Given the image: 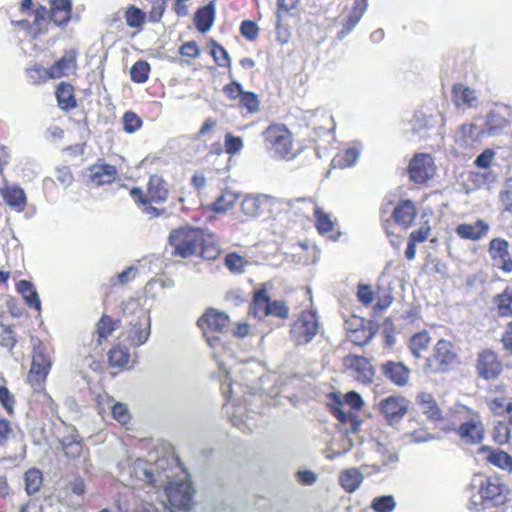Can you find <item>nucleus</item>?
<instances>
[{"label":"nucleus","mask_w":512,"mask_h":512,"mask_svg":"<svg viewBox=\"0 0 512 512\" xmlns=\"http://www.w3.org/2000/svg\"><path fill=\"white\" fill-rule=\"evenodd\" d=\"M171 255L187 259L198 256L206 261H213L221 254V248L211 233L190 225L172 229L168 236Z\"/></svg>","instance_id":"1"},{"label":"nucleus","mask_w":512,"mask_h":512,"mask_svg":"<svg viewBox=\"0 0 512 512\" xmlns=\"http://www.w3.org/2000/svg\"><path fill=\"white\" fill-rule=\"evenodd\" d=\"M170 185L163 175L152 173L148 177L145 190L132 187L129 195L135 205L151 218H158L166 213L162 207L169 199Z\"/></svg>","instance_id":"2"},{"label":"nucleus","mask_w":512,"mask_h":512,"mask_svg":"<svg viewBox=\"0 0 512 512\" xmlns=\"http://www.w3.org/2000/svg\"><path fill=\"white\" fill-rule=\"evenodd\" d=\"M265 149L279 160L291 161L301 152L292 131L284 124L272 122L261 133Z\"/></svg>","instance_id":"3"},{"label":"nucleus","mask_w":512,"mask_h":512,"mask_svg":"<svg viewBox=\"0 0 512 512\" xmlns=\"http://www.w3.org/2000/svg\"><path fill=\"white\" fill-rule=\"evenodd\" d=\"M122 318L127 322L124 335L133 347L143 345L150 335V317L147 311L134 299L123 303Z\"/></svg>","instance_id":"4"},{"label":"nucleus","mask_w":512,"mask_h":512,"mask_svg":"<svg viewBox=\"0 0 512 512\" xmlns=\"http://www.w3.org/2000/svg\"><path fill=\"white\" fill-rule=\"evenodd\" d=\"M248 315L258 320L267 317L286 320L290 316V308L284 300H271L267 284L263 283L252 293Z\"/></svg>","instance_id":"5"},{"label":"nucleus","mask_w":512,"mask_h":512,"mask_svg":"<svg viewBox=\"0 0 512 512\" xmlns=\"http://www.w3.org/2000/svg\"><path fill=\"white\" fill-rule=\"evenodd\" d=\"M458 347L450 340L441 338L426 358L423 371L426 374L447 373L460 363Z\"/></svg>","instance_id":"6"},{"label":"nucleus","mask_w":512,"mask_h":512,"mask_svg":"<svg viewBox=\"0 0 512 512\" xmlns=\"http://www.w3.org/2000/svg\"><path fill=\"white\" fill-rule=\"evenodd\" d=\"M307 206L308 210H312L315 222L314 226L320 235L328 236L333 240H337L341 235L338 229V223L331 214L325 212L311 197L295 198L288 202L289 207L294 210H300V205Z\"/></svg>","instance_id":"7"},{"label":"nucleus","mask_w":512,"mask_h":512,"mask_svg":"<svg viewBox=\"0 0 512 512\" xmlns=\"http://www.w3.org/2000/svg\"><path fill=\"white\" fill-rule=\"evenodd\" d=\"M320 329V323L315 311L303 310L290 325L289 337L295 346L309 344Z\"/></svg>","instance_id":"8"},{"label":"nucleus","mask_w":512,"mask_h":512,"mask_svg":"<svg viewBox=\"0 0 512 512\" xmlns=\"http://www.w3.org/2000/svg\"><path fill=\"white\" fill-rule=\"evenodd\" d=\"M21 18L15 21L18 28L28 32H41L49 24L48 10L45 6L34 7L32 0H22L19 5Z\"/></svg>","instance_id":"9"},{"label":"nucleus","mask_w":512,"mask_h":512,"mask_svg":"<svg viewBox=\"0 0 512 512\" xmlns=\"http://www.w3.org/2000/svg\"><path fill=\"white\" fill-rule=\"evenodd\" d=\"M170 512H190L195 490L189 481L169 482L164 488Z\"/></svg>","instance_id":"10"},{"label":"nucleus","mask_w":512,"mask_h":512,"mask_svg":"<svg viewBox=\"0 0 512 512\" xmlns=\"http://www.w3.org/2000/svg\"><path fill=\"white\" fill-rule=\"evenodd\" d=\"M230 325V317L228 314L219 311L215 308H208L198 318L197 326L202 331L203 336L206 337L209 345L212 346L210 335L223 334L227 331Z\"/></svg>","instance_id":"11"},{"label":"nucleus","mask_w":512,"mask_h":512,"mask_svg":"<svg viewBox=\"0 0 512 512\" xmlns=\"http://www.w3.org/2000/svg\"><path fill=\"white\" fill-rule=\"evenodd\" d=\"M411 182L419 185L426 184L436 173V165L429 153H415L407 167Z\"/></svg>","instance_id":"12"},{"label":"nucleus","mask_w":512,"mask_h":512,"mask_svg":"<svg viewBox=\"0 0 512 512\" xmlns=\"http://www.w3.org/2000/svg\"><path fill=\"white\" fill-rule=\"evenodd\" d=\"M51 369L50 357L44 352L42 345L34 346L32 364L28 373V382L35 389L43 388Z\"/></svg>","instance_id":"13"},{"label":"nucleus","mask_w":512,"mask_h":512,"mask_svg":"<svg viewBox=\"0 0 512 512\" xmlns=\"http://www.w3.org/2000/svg\"><path fill=\"white\" fill-rule=\"evenodd\" d=\"M476 373L486 381L497 379L503 371V363L499 355L492 349L481 350L475 362Z\"/></svg>","instance_id":"14"},{"label":"nucleus","mask_w":512,"mask_h":512,"mask_svg":"<svg viewBox=\"0 0 512 512\" xmlns=\"http://www.w3.org/2000/svg\"><path fill=\"white\" fill-rule=\"evenodd\" d=\"M343 366L357 382L364 385L373 383L375 368L368 358L357 354H348L343 358Z\"/></svg>","instance_id":"15"},{"label":"nucleus","mask_w":512,"mask_h":512,"mask_svg":"<svg viewBox=\"0 0 512 512\" xmlns=\"http://www.w3.org/2000/svg\"><path fill=\"white\" fill-rule=\"evenodd\" d=\"M345 325L349 341L356 346L368 344L377 331L371 321L358 316L349 318Z\"/></svg>","instance_id":"16"},{"label":"nucleus","mask_w":512,"mask_h":512,"mask_svg":"<svg viewBox=\"0 0 512 512\" xmlns=\"http://www.w3.org/2000/svg\"><path fill=\"white\" fill-rule=\"evenodd\" d=\"M509 248V242L500 237L491 239L488 244L492 265L505 274L512 273V255Z\"/></svg>","instance_id":"17"},{"label":"nucleus","mask_w":512,"mask_h":512,"mask_svg":"<svg viewBox=\"0 0 512 512\" xmlns=\"http://www.w3.org/2000/svg\"><path fill=\"white\" fill-rule=\"evenodd\" d=\"M357 300L365 307L370 306L376 299L373 307L375 314L386 310L393 302V296L390 292L380 293V288L375 292L371 285L359 283L356 292Z\"/></svg>","instance_id":"18"},{"label":"nucleus","mask_w":512,"mask_h":512,"mask_svg":"<svg viewBox=\"0 0 512 512\" xmlns=\"http://www.w3.org/2000/svg\"><path fill=\"white\" fill-rule=\"evenodd\" d=\"M117 179V167L106 163L104 159H98L97 162L88 167L87 181L93 187L111 185Z\"/></svg>","instance_id":"19"},{"label":"nucleus","mask_w":512,"mask_h":512,"mask_svg":"<svg viewBox=\"0 0 512 512\" xmlns=\"http://www.w3.org/2000/svg\"><path fill=\"white\" fill-rule=\"evenodd\" d=\"M408 408V401L402 396H388L379 403V412L389 424L399 422L408 412Z\"/></svg>","instance_id":"20"},{"label":"nucleus","mask_w":512,"mask_h":512,"mask_svg":"<svg viewBox=\"0 0 512 512\" xmlns=\"http://www.w3.org/2000/svg\"><path fill=\"white\" fill-rule=\"evenodd\" d=\"M504 485L497 477H487L481 481L478 493L480 504L484 507L495 506L501 502Z\"/></svg>","instance_id":"21"},{"label":"nucleus","mask_w":512,"mask_h":512,"mask_svg":"<svg viewBox=\"0 0 512 512\" xmlns=\"http://www.w3.org/2000/svg\"><path fill=\"white\" fill-rule=\"evenodd\" d=\"M382 375L397 387H404L410 379V369L402 362L388 360L380 365Z\"/></svg>","instance_id":"22"},{"label":"nucleus","mask_w":512,"mask_h":512,"mask_svg":"<svg viewBox=\"0 0 512 512\" xmlns=\"http://www.w3.org/2000/svg\"><path fill=\"white\" fill-rule=\"evenodd\" d=\"M78 55L79 53L76 49L66 50L62 57L50 66V77L53 79H59L75 74L78 68Z\"/></svg>","instance_id":"23"},{"label":"nucleus","mask_w":512,"mask_h":512,"mask_svg":"<svg viewBox=\"0 0 512 512\" xmlns=\"http://www.w3.org/2000/svg\"><path fill=\"white\" fill-rule=\"evenodd\" d=\"M477 453L482 455L488 464L500 470L512 472V455L508 452L488 445H482L478 448Z\"/></svg>","instance_id":"24"},{"label":"nucleus","mask_w":512,"mask_h":512,"mask_svg":"<svg viewBox=\"0 0 512 512\" xmlns=\"http://www.w3.org/2000/svg\"><path fill=\"white\" fill-rule=\"evenodd\" d=\"M460 439L469 445H476L483 441L485 428L481 421L470 419L459 425L456 430Z\"/></svg>","instance_id":"25"},{"label":"nucleus","mask_w":512,"mask_h":512,"mask_svg":"<svg viewBox=\"0 0 512 512\" xmlns=\"http://www.w3.org/2000/svg\"><path fill=\"white\" fill-rule=\"evenodd\" d=\"M49 6V23L53 22L61 28L66 26L72 17L71 0H49Z\"/></svg>","instance_id":"26"},{"label":"nucleus","mask_w":512,"mask_h":512,"mask_svg":"<svg viewBox=\"0 0 512 512\" xmlns=\"http://www.w3.org/2000/svg\"><path fill=\"white\" fill-rule=\"evenodd\" d=\"M0 195L7 206L16 212H23L27 206V197L24 190L17 185H4L0 188Z\"/></svg>","instance_id":"27"},{"label":"nucleus","mask_w":512,"mask_h":512,"mask_svg":"<svg viewBox=\"0 0 512 512\" xmlns=\"http://www.w3.org/2000/svg\"><path fill=\"white\" fill-rule=\"evenodd\" d=\"M451 101L456 108H472L477 105L476 91L462 83H456L451 88Z\"/></svg>","instance_id":"28"},{"label":"nucleus","mask_w":512,"mask_h":512,"mask_svg":"<svg viewBox=\"0 0 512 512\" xmlns=\"http://www.w3.org/2000/svg\"><path fill=\"white\" fill-rule=\"evenodd\" d=\"M416 403L430 421L440 422L444 419L443 412L431 393L420 392L416 397Z\"/></svg>","instance_id":"29"},{"label":"nucleus","mask_w":512,"mask_h":512,"mask_svg":"<svg viewBox=\"0 0 512 512\" xmlns=\"http://www.w3.org/2000/svg\"><path fill=\"white\" fill-rule=\"evenodd\" d=\"M108 364L117 372H122L131 368V355L129 349L121 344L112 346L108 353Z\"/></svg>","instance_id":"30"},{"label":"nucleus","mask_w":512,"mask_h":512,"mask_svg":"<svg viewBox=\"0 0 512 512\" xmlns=\"http://www.w3.org/2000/svg\"><path fill=\"white\" fill-rule=\"evenodd\" d=\"M392 216L398 225L407 229L417 216L416 206L411 200H403L394 208Z\"/></svg>","instance_id":"31"},{"label":"nucleus","mask_w":512,"mask_h":512,"mask_svg":"<svg viewBox=\"0 0 512 512\" xmlns=\"http://www.w3.org/2000/svg\"><path fill=\"white\" fill-rule=\"evenodd\" d=\"M488 231L489 225L481 219H478L473 224H459L455 229L456 234L461 239H467L472 241L480 240L481 238L486 236Z\"/></svg>","instance_id":"32"},{"label":"nucleus","mask_w":512,"mask_h":512,"mask_svg":"<svg viewBox=\"0 0 512 512\" xmlns=\"http://www.w3.org/2000/svg\"><path fill=\"white\" fill-rule=\"evenodd\" d=\"M121 326V319H114L108 314H102L95 325V334L97 343L101 345L106 341L114 331Z\"/></svg>","instance_id":"33"},{"label":"nucleus","mask_w":512,"mask_h":512,"mask_svg":"<svg viewBox=\"0 0 512 512\" xmlns=\"http://www.w3.org/2000/svg\"><path fill=\"white\" fill-rule=\"evenodd\" d=\"M486 129L479 133V136L487 134L489 136H495L507 128L510 124L509 119L499 111H490L486 116Z\"/></svg>","instance_id":"34"},{"label":"nucleus","mask_w":512,"mask_h":512,"mask_svg":"<svg viewBox=\"0 0 512 512\" xmlns=\"http://www.w3.org/2000/svg\"><path fill=\"white\" fill-rule=\"evenodd\" d=\"M56 99L58 102V106L64 110L69 111L77 106V101L75 98V90L73 85L68 82H61L58 84L56 92Z\"/></svg>","instance_id":"35"},{"label":"nucleus","mask_w":512,"mask_h":512,"mask_svg":"<svg viewBox=\"0 0 512 512\" xmlns=\"http://www.w3.org/2000/svg\"><path fill=\"white\" fill-rule=\"evenodd\" d=\"M431 344V337L426 330L413 334L408 341V348L413 357L420 359Z\"/></svg>","instance_id":"36"},{"label":"nucleus","mask_w":512,"mask_h":512,"mask_svg":"<svg viewBox=\"0 0 512 512\" xmlns=\"http://www.w3.org/2000/svg\"><path fill=\"white\" fill-rule=\"evenodd\" d=\"M16 290L19 294L22 295L23 299L25 300V303L29 308H33L36 311L40 312L41 300L34 285L30 281L20 280L16 284Z\"/></svg>","instance_id":"37"},{"label":"nucleus","mask_w":512,"mask_h":512,"mask_svg":"<svg viewBox=\"0 0 512 512\" xmlns=\"http://www.w3.org/2000/svg\"><path fill=\"white\" fill-rule=\"evenodd\" d=\"M215 18V5L213 2L199 8L194 15V24L199 32H207Z\"/></svg>","instance_id":"38"},{"label":"nucleus","mask_w":512,"mask_h":512,"mask_svg":"<svg viewBox=\"0 0 512 512\" xmlns=\"http://www.w3.org/2000/svg\"><path fill=\"white\" fill-rule=\"evenodd\" d=\"M493 304L500 317H512V286L505 289L494 296Z\"/></svg>","instance_id":"39"},{"label":"nucleus","mask_w":512,"mask_h":512,"mask_svg":"<svg viewBox=\"0 0 512 512\" xmlns=\"http://www.w3.org/2000/svg\"><path fill=\"white\" fill-rule=\"evenodd\" d=\"M271 202V198L266 195L247 196L242 202V211L248 216H257L262 214L263 207Z\"/></svg>","instance_id":"40"},{"label":"nucleus","mask_w":512,"mask_h":512,"mask_svg":"<svg viewBox=\"0 0 512 512\" xmlns=\"http://www.w3.org/2000/svg\"><path fill=\"white\" fill-rule=\"evenodd\" d=\"M362 481L363 475L356 468L344 470L340 473L339 476L341 487L348 493L356 491L361 485Z\"/></svg>","instance_id":"41"},{"label":"nucleus","mask_w":512,"mask_h":512,"mask_svg":"<svg viewBox=\"0 0 512 512\" xmlns=\"http://www.w3.org/2000/svg\"><path fill=\"white\" fill-rule=\"evenodd\" d=\"M124 18L127 25L133 29H141L148 20L146 11L136 7L135 5H129L126 8Z\"/></svg>","instance_id":"42"},{"label":"nucleus","mask_w":512,"mask_h":512,"mask_svg":"<svg viewBox=\"0 0 512 512\" xmlns=\"http://www.w3.org/2000/svg\"><path fill=\"white\" fill-rule=\"evenodd\" d=\"M238 200V196L228 190L223 191L210 205V210L215 213H225L232 209Z\"/></svg>","instance_id":"43"},{"label":"nucleus","mask_w":512,"mask_h":512,"mask_svg":"<svg viewBox=\"0 0 512 512\" xmlns=\"http://www.w3.org/2000/svg\"><path fill=\"white\" fill-rule=\"evenodd\" d=\"M50 75V67L45 68L40 64H34L26 69V76L31 85L38 86L52 80Z\"/></svg>","instance_id":"44"},{"label":"nucleus","mask_w":512,"mask_h":512,"mask_svg":"<svg viewBox=\"0 0 512 512\" xmlns=\"http://www.w3.org/2000/svg\"><path fill=\"white\" fill-rule=\"evenodd\" d=\"M25 490L28 495H33L40 491L43 484L42 472L37 468H30L24 474Z\"/></svg>","instance_id":"45"},{"label":"nucleus","mask_w":512,"mask_h":512,"mask_svg":"<svg viewBox=\"0 0 512 512\" xmlns=\"http://www.w3.org/2000/svg\"><path fill=\"white\" fill-rule=\"evenodd\" d=\"M367 9V0H354L353 7L347 16L344 24V30L350 31L359 22L364 12Z\"/></svg>","instance_id":"46"},{"label":"nucleus","mask_w":512,"mask_h":512,"mask_svg":"<svg viewBox=\"0 0 512 512\" xmlns=\"http://www.w3.org/2000/svg\"><path fill=\"white\" fill-rule=\"evenodd\" d=\"M512 438V431L510 429L509 423L505 421H497L492 429V440L497 445H506L510 442Z\"/></svg>","instance_id":"47"},{"label":"nucleus","mask_w":512,"mask_h":512,"mask_svg":"<svg viewBox=\"0 0 512 512\" xmlns=\"http://www.w3.org/2000/svg\"><path fill=\"white\" fill-rule=\"evenodd\" d=\"M433 118L432 116H427L423 113L417 114L414 116L412 120L411 131L413 134L420 135L421 137H425L428 131L433 127Z\"/></svg>","instance_id":"48"},{"label":"nucleus","mask_w":512,"mask_h":512,"mask_svg":"<svg viewBox=\"0 0 512 512\" xmlns=\"http://www.w3.org/2000/svg\"><path fill=\"white\" fill-rule=\"evenodd\" d=\"M150 74V65L147 61L139 60L135 62L130 69L131 80L134 83H145Z\"/></svg>","instance_id":"49"},{"label":"nucleus","mask_w":512,"mask_h":512,"mask_svg":"<svg viewBox=\"0 0 512 512\" xmlns=\"http://www.w3.org/2000/svg\"><path fill=\"white\" fill-rule=\"evenodd\" d=\"M512 401L505 396H496L487 400V407L494 416H504L511 405Z\"/></svg>","instance_id":"50"},{"label":"nucleus","mask_w":512,"mask_h":512,"mask_svg":"<svg viewBox=\"0 0 512 512\" xmlns=\"http://www.w3.org/2000/svg\"><path fill=\"white\" fill-rule=\"evenodd\" d=\"M499 202L501 214L512 217V177L507 179L504 189L500 191Z\"/></svg>","instance_id":"51"},{"label":"nucleus","mask_w":512,"mask_h":512,"mask_svg":"<svg viewBox=\"0 0 512 512\" xmlns=\"http://www.w3.org/2000/svg\"><path fill=\"white\" fill-rule=\"evenodd\" d=\"M224 263L227 269L234 274L243 273L248 265V261L236 252L228 253L225 256Z\"/></svg>","instance_id":"52"},{"label":"nucleus","mask_w":512,"mask_h":512,"mask_svg":"<svg viewBox=\"0 0 512 512\" xmlns=\"http://www.w3.org/2000/svg\"><path fill=\"white\" fill-rule=\"evenodd\" d=\"M239 108L246 110L247 113L259 111L260 100L254 92L244 91L239 99Z\"/></svg>","instance_id":"53"},{"label":"nucleus","mask_w":512,"mask_h":512,"mask_svg":"<svg viewBox=\"0 0 512 512\" xmlns=\"http://www.w3.org/2000/svg\"><path fill=\"white\" fill-rule=\"evenodd\" d=\"M150 7L147 9L148 21L152 23L159 22L166 8V0H147Z\"/></svg>","instance_id":"54"},{"label":"nucleus","mask_w":512,"mask_h":512,"mask_svg":"<svg viewBox=\"0 0 512 512\" xmlns=\"http://www.w3.org/2000/svg\"><path fill=\"white\" fill-rule=\"evenodd\" d=\"M111 415L121 425H127L131 421V414L125 403L115 402L111 406Z\"/></svg>","instance_id":"55"},{"label":"nucleus","mask_w":512,"mask_h":512,"mask_svg":"<svg viewBox=\"0 0 512 512\" xmlns=\"http://www.w3.org/2000/svg\"><path fill=\"white\" fill-rule=\"evenodd\" d=\"M123 129L126 133H134L142 126V119L133 111H127L123 115Z\"/></svg>","instance_id":"56"},{"label":"nucleus","mask_w":512,"mask_h":512,"mask_svg":"<svg viewBox=\"0 0 512 512\" xmlns=\"http://www.w3.org/2000/svg\"><path fill=\"white\" fill-rule=\"evenodd\" d=\"M395 506V500L391 495L377 497L371 504V508L375 512H392Z\"/></svg>","instance_id":"57"},{"label":"nucleus","mask_w":512,"mask_h":512,"mask_svg":"<svg viewBox=\"0 0 512 512\" xmlns=\"http://www.w3.org/2000/svg\"><path fill=\"white\" fill-rule=\"evenodd\" d=\"M358 155L359 153L357 149L348 148L343 153L337 154V156L334 158V162H336L337 165L341 168L349 167L356 162Z\"/></svg>","instance_id":"58"},{"label":"nucleus","mask_w":512,"mask_h":512,"mask_svg":"<svg viewBox=\"0 0 512 512\" xmlns=\"http://www.w3.org/2000/svg\"><path fill=\"white\" fill-rule=\"evenodd\" d=\"M210 54L219 66L229 65L230 58L227 51L215 41L211 40Z\"/></svg>","instance_id":"59"},{"label":"nucleus","mask_w":512,"mask_h":512,"mask_svg":"<svg viewBox=\"0 0 512 512\" xmlns=\"http://www.w3.org/2000/svg\"><path fill=\"white\" fill-rule=\"evenodd\" d=\"M243 148L242 138L239 136H234L232 133L228 132L225 135L224 140V151L229 155H234L238 153Z\"/></svg>","instance_id":"60"},{"label":"nucleus","mask_w":512,"mask_h":512,"mask_svg":"<svg viewBox=\"0 0 512 512\" xmlns=\"http://www.w3.org/2000/svg\"><path fill=\"white\" fill-rule=\"evenodd\" d=\"M138 275V269L134 266L127 267L124 271L119 273L115 278L110 280L112 286L126 285L133 281Z\"/></svg>","instance_id":"61"},{"label":"nucleus","mask_w":512,"mask_h":512,"mask_svg":"<svg viewBox=\"0 0 512 512\" xmlns=\"http://www.w3.org/2000/svg\"><path fill=\"white\" fill-rule=\"evenodd\" d=\"M0 403L8 414H13L15 398L9 389L4 385H0Z\"/></svg>","instance_id":"62"},{"label":"nucleus","mask_w":512,"mask_h":512,"mask_svg":"<svg viewBox=\"0 0 512 512\" xmlns=\"http://www.w3.org/2000/svg\"><path fill=\"white\" fill-rule=\"evenodd\" d=\"M16 343L17 340L11 327L1 325L0 345L11 350L16 345Z\"/></svg>","instance_id":"63"},{"label":"nucleus","mask_w":512,"mask_h":512,"mask_svg":"<svg viewBox=\"0 0 512 512\" xmlns=\"http://www.w3.org/2000/svg\"><path fill=\"white\" fill-rule=\"evenodd\" d=\"M431 234V227L425 222L421 225L417 230H414L410 233L408 240L418 244L426 241Z\"/></svg>","instance_id":"64"}]
</instances>
